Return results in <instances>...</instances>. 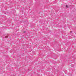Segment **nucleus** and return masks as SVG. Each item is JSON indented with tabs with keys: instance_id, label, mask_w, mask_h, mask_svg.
<instances>
[{
	"instance_id": "1",
	"label": "nucleus",
	"mask_w": 76,
	"mask_h": 76,
	"mask_svg": "<svg viewBox=\"0 0 76 76\" xmlns=\"http://www.w3.org/2000/svg\"><path fill=\"white\" fill-rule=\"evenodd\" d=\"M66 7L67 8L69 7V6H68V5H66Z\"/></svg>"
},
{
	"instance_id": "2",
	"label": "nucleus",
	"mask_w": 76,
	"mask_h": 76,
	"mask_svg": "<svg viewBox=\"0 0 76 76\" xmlns=\"http://www.w3.org/2000/svg\"><path fill=\"white\" fill-rule=\"evenodd\" d=\"M24 33H26V31H25L23 32Z\"/></svg>"
},
{
	"instance_id": "3",
	"label": "nucleus",
	"mask_w": 76,
	"mask_h": 76,
	"mask_svg": "<svg viewBox=\"0 0 76 76\" xmlns=\"http://www.w3.org/2000/svg\"><path fill=\"white\" fill-rule=\"evenodd\" d=\"M8 37V36H6L5 38H7Z\"/></svg>"
},
{
	"instance_id": "4",
	"label": "nucleus",
	"mask_w": 76,
	"mask_h": 76,
	"mask_svg": "<svg viewBox=\"0 0 76 76\" xmlns=\"http://www.w3.org/2000/svg\"><path fill=\"white\" fill-rule=\"evenodd\" d=\"M71 32H72V31H71Z\"/></svg>"
}]
</instances>
